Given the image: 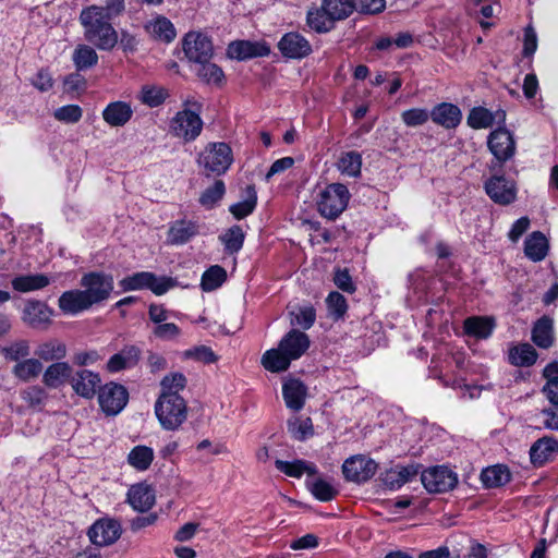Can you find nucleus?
Listing matches in <instances>:
<instances>
[{
	"instance_id": "obj_3",
	"label": "nucleus",
	"mask_w": 558,
	"mask_h": 558,
	"mask_svg": "<svg viewBox=\"0 0 558 558\" xmlns=\"http://www.w3.org/2000/svg\"><path fill=\"white\" fill-rule=\"evenodd\" d=\"M155 413L162 428L175 430L186 420L187 409L180 395H160L155 403Z\"/></svg>"
},
{
	"instance_id": "obj_16",
	"label": "nucleus",
	"mask_w": 558,
	"mask_h": 558,
	"mask_svg": "<svg viewBox=\"0 0 558 558\" xmlns=\"http://www.w3.org/2000/svg\"><path fill=\"white\" fill-rule=\"evenodd\" d=\"M52 313L45 302L27 300L22 312V320L35 329L47 328L51 323Z\"/></svg>"
},
{
	"instance_id": "obj_17",
	"label": "nucleus",
	"mask_w": 558,
	"mask_h": 558,
	"mask_svg": "<svg viewBox=\"0 0 558 558\" xmlns=\"http://www.w3.org/2000/svg\"><path fill=\"white\" fill-rule=\"evenodd\" d=\"M280 52L290 59H302L307 57L312 47L308 40L299 33H288L278 43Z\"/></svg>"
},
{
	"instance_id": "obj_53",
	"label": "nucleus",
	"mask_w": 558,
	"mask_h": 558,
	"mask_svg": "<svg viewBox=\"0 0 558 558\" xmlns=\"http://www.w3.org/2000/svg\"><path fill=\"white\" fill-rule=\"evenodd\" d=\"M199 68L196 73L201 80L208 84H220L225 77L222 70L215 63L209 61L198 63Z\"/></svg>"
},
{
	"instance_id": "obj_27",
	"label": "nucleus",
	"mask_w": 558,
	"mask_h": 558,
	"mask_svg": "<svg viewBox=\"0 0 558 558\" xmlns=\"http://www.w3.org/2000/svg\"><path fill=\"white\" fill-rule=\"evenodd\" d=\"M532 340L542 349L550 348L555 341L554 319L548 316H542L534 324L532 329Z\"/></svg>"
},
{
	"instance_id": "obj_6",
	"label": "nucleus",
	"mask_w": 558,
	"mask_h": 558,
	"mask_svg": "<svg viewBox=\"0 0 558 558\" xmlns=\"http://www.w3.org/2000/svg\"><path fill=\"white\" fill-rule=\"evenodd\" d=\"M175 283L173 278L166 276L157 277L149 271H140L120 280L119 286L123 291L149 289L156 295H162L175 287Z\"/></svg>"
},
{
	"instance_id": "obj_51",
	"label": "nucleus",
	"mask_w": 558,
	"mask_h": 558,
	"mask_svg": "<svg viewBox=\"0 0 558 558\" xmlns=\"http://www.w3.org/2000/svg\"><path fill=\"white\" fill-rule=\"evenodd\" d=\"M288 430L294 439L302 441L313 435V424L308 417H295L288 422Z\"/></svg>"
},
{
	"instance_id": "obj_5",
	"label": "nucleus",
	"mask_w": 558,
	"mask_h": 558,
	"mask_svg": "<svg viewBox=\"0 0 558 558\" xmlns=\"http://www.w3.org/2000/svg\"><path fill=\"white\" fill-rule=\"evenodd\" d=\"M350 197L344 184L331 183L320 191L317 209L323 217L336 219L347 208Z\"/></svg>"
},
{
	"instance_id": "obj_42",
	"label": "nucleus",
	"mask_w": 558,
	"mask_h": 558,
	"mask_svg": "<svg viewBox=\"0 0 558 558\" xmlns=\"http://www.w3.org/2000/svg\"><path fill=\"white\" fill-rule=\"evenodd\" d=\"M257 204V194L253 185L245 189V197L243 201L232 205L230 213L236 218L242 219L252 214Z\"/></svg>"
},
{
	"instance_id": "obj_46",
	"label": "nucleus",
	"mask_w": 558,
	"mask_h": 558,
	"mask_svg": "<svg viewBox=\"0 0 558 558\" xmlns=\"http://www.w3.org/2000/svg\"><path fill=\"white\" fill-rule=\"evenodd\" d=\"M245 234L240 226H232L225 233L219 236V240L225 245V250L230 253L239 252L244 243Z\"/></svg>"
},
{
	"instance_id": "obj_35",
	"label": "nucleus",
	"mask_w": 558,
	"mask_h": 558,
	"mask_svg": "<svg viewBox=\"0 0 558 558\" xmlns=\"http://www.w3.org/2000/svg\"><path fill=\"white\" fill-rule=\"evenodd\" d=\"M35 355L45 362L60 361L66 355V345L58 339H49L37 345Z\"/></svg>"
},
{
	"instance_id": "obj_9",
	"label": "nucleus",
	"mask_w": 558,
	"mask_h": 558,
	"mask_svg": "<svg viewBox=\"0 0 558 558\" xmlns=\"http://www.w3.org/2000/svg\"><path fill=\"white\" fill-rule=\"evenodd\" d=\"M129 401L126 388L117 383H108L98 390V402L107 415H117Z\"/></svg>"
},
{
	"instance_id": "obj_32",
	"label": "nucleus",
	"mask_w": 558,
	"mask_h": 558,
	"mask_svg": "<svg viewBox=\"0 0 558 558\" xmlns=\"http://www.w3.org/2000/svg\"><path fill=\"white\" fill-rule=\"evenodd\" d=\"M198 233L196 223L186 220L173 222L168 231V242L174 245H181L190 241Z\"/></svg>"
},
{
	"instance_id": "obj_12",
	"label": "nucleus",
	"mask_w": 558,
	"mask_h": 558,
	"mask_svg": "<svg viewBox=\"0 0 558 558\" xmlns=\"http://www.w3.org/2000/svg\"><path fill=\"white\" fill-rule=\"evenodd\" d=\"M485 191L489 198L498 205H509L517 198V185L505 175H493L485 182Z\"/></svg>"
},
{
	"instance_id": "obj_20",
	"label": "nucleus",
	"mask_w": 558,
	"mask_h": 558,
	"mask_svg": "<svg viewBox=\"0 0 558 558\" xmlns=\"http://www.w3.org/2000/svg\"><path fill=\"white\" fill-rule=\"evenodd\" d=\"M100 377L89 369L77 371L70 379L73 390L81 397L92 399L98 387Z\"/></svg>"
},
{
	"instance_id": "obj_28",
	"label": "nucleus",
	"mask_w": 558,
	"mask_h": 558,
	"mask_svg": "<svg viewBox=\"0 0 558 558\" xmlns=\"http://www.w3.org/2000/svg\"><path fill=\"white\" fill-rule=\"evenodd\" d=\"M555 453H558V441L553 437L536 440L530 449L531 461L535 465H543Z\"/></svg>"
},
{
	"instance_id": "obj_1",
	"label": "nucleus",
	"mask_w": 558,
	"mask_h": 558,
	"mask_svg": "<svg viewBox=\"0 0 558 558\" xmlns=\"http://www.w3.org/2000/svg\"><path fill=\"white\" fill-rule=\"evenodd\" d=\"M308 336L292 329L280 340L278 348L267 350L262 356V365L271 373L284 372L292 361L300 359L310 348Z\"/></svg>"
},
{
	"instance_id": "obj_64",
	"label": "nucleus",
	"mask_w": 558,
	"mask_h": 558,
	"mask_svg": "<svg viewBox=\"0 0 558 558\" xmlns=\"http://www.w3.org/2000/svg\"><path fill=\"white\" fill-rule=\"evenodd\" d=\"M543 424L546 428L558 430V401L542 411Z\"/></svg>"
},
{
	"instance_id": "obj_62",
	"label": "nucleus",
	"mask_w": 558,
	"mask_h": 558,
	"mask_svg": "<svg viewBox=\"0 0 558 558\" xmlns=\"http://www.w3.org/2000/svg\"><path fill=\"white\" fill-rule=\"evenodd\" d=\"M333 282L340 290L347 293H353L356 289L348 269H337L335 271Z\"/></svg>"
},
{
	"instance_id": "obj_43",
	"label": "nucleus",
	"mask_w": 558,
	"mask_h": 558,
	"mask_svg": "<svg viewBox=\"0 0 558 558\" xmlns=\"http://www.w3.org/2000/svg\"><path fill=\"white\" fill-rule=\"evenodd\" d=\"M154 460V451L147 446H135L128 456V462L138 471L147 470Z\"/></svg>"
},
{
	"instance_id": "obj_21",
	"label": "nucleus",
	"mask_w": 558,
	"mask_h": 558,
	"mask_svg": "<svg viewBox=\"0 0 558 558\" xmlns=\"http://www.w3.org/2000/svg\"><path fill=\"white\" fill-rule=\"evenodd\" d=\"M432 121L445 129L457 128L462 120L460 108L453 104L441 102L429 112Z\"/></svg>"
},
{
	"instance_id": "obj_49",
	"label": "nucleus",
	"mask_w": 558,
	"mask_h": 558,
	"mask_svg": "<svg viewBox=\"0 0 558 558\" xmlns=\"http://www.w3.org/2000/svg\"><path fill=\"white\" fill-rule=\"evenodd\" d=\"M544 376L547 378L544 392L550 402H558V362L548 364L544 368Z\"/></svg>"
},
{
	"instance_id": "obj_19",
	"label": "nucleus",
	"mask_w": 558,
	"mask_h": 558,
	"mask_svg": "<svg viewBox=\"0 0 558 558\" xmlns=\"http://www.w3.org/2000/svg\"><path fill=\"white\" fill-rule=\"evenodd\" d=\"M270 52L269 47L264 43L236 40L229 44L227 54L231 59L245 60L255 57H265Z\"/></svg>"
},
{
	"instance_id": "obj_59",
	"label": "nucleus",
	"mask_w": 558,
	"mask_h": 558,
	"mask_svg": "<svg viewBox=\"0 0 558 558\" xmlns=\"http://www.w3.org/2000/svg\"><path fill=\"white\" fill-rule=\"evenodd\" d=\"M326 303L330 314L336 318L342 317L347 312L348 305L345 298L337 291L329 293Z\"/></svg>"
},
{
	"instance_id": "obj_40",
	"label": "nucleus",
	"mask_w": 558,
	"mask_h": 558,
	"mask_svg": "<svg viewBox=\"0 0 558 558\" xmlns=\"http://www.w3.org/2000/svg\"><path fill=\"white\" fill-rule=\"evenodd\" d=\"M537 352L529 343L512 348L509 352V361L515 366H530L536 362Z\"/></svg>"
},
{
	"instance_id": "obj_29",
	"label": "nucleus",
	"mask_w": 558,
	"mask_h": 558,
	"mask_svg": "<svg viewBox=\"0 0 558 558\" xmlns=\"http://www.w3.org/2000/svg\"><path fill=\"white\" fill-rule=\"evenodd\" d=\"M145 31L154 38L165 43H171L177 36L175 28L171 21L162 15H158L148 21L145 24Z\"/></svg>"
},
{
	"instance_id": "obj_50",
	"label": "nucleus",
	"mask_w": 558,
	"mask_h": 558,
	"mask_svg": "<svg viewBox=\"0 0 558 558\" xmlns=\"http://www.w3.org/2000/svg\"><path fill=\"white\" fill-rule=\"evenodd\" d=\"M168 93L165 88L158 86L146 85L142 87L140 100L148 107H158L167 98Z\"/></svg>"
},
{
	"instance_id": "obj_61",
	"label": "nucleus",
	"mask_w": 558,
	"mask_h": 558,
	"mask_svg": "<svg viewBox=\"0 0 558 558\" xmlns=\"http://www.w3.org/2000/svg\"><path fill=\"white\" fill-rule=\"evenodd\" d=\"M153 335L161 340H174L181 336V329L173 323L165 322L154 327Z\"/></svg>"
},
{
	"instance_id": "obj_34",
	"label": "nucleus",
	"mask_w": 558,
	"mask_h": 558,
	"mask_svg": "<svg viewBox=\"0 0 558 558\" xmlns=\"http://www.w3.org/2000/svg\"><path fill=\"white\" fill-rule=\"evenodd\" d=\"M495 324L492 318L482 317V316H472L464 320L463 329L468 336H472L480 339L488 338L493 330Z\"/></svg>"
},
{
	"instance_id": "obj_38",
	"label": "nucleus",
	"mask_w": 558,
	"mask_h": 558,
	"mask_svg": "<svg viewBox=\"0 0 558 558\" xmlns=\"http://www.w3.org/2000/svg\"><path fill=\"white\" fill-rule=\"evenodd\" d=\"M276 468L291 477H301L304 473L314 475L317 473V469L314 463L304 460H294L292 462L276 460Z\"/></svg>"
},
{
	"instance_id": "obj_47",
	"label": "nucleus",
	"mask_w": 558,
	"mask_h": 558,
	"mask_svg": "<svg viewBox=\"0 0 558 558\" xmlns=\"http://www.w3.org/2000/svg\"><path fill=\"white\" fill-rule=\"evenodd\" d=\"M306 22L317 33H327L333 27L324 5L320 9L308 11Z\"/></svg>"
},
{
	"instance_id": "obj_33",
	"label": "nucleus",
	"mask_w": 558,
	"mask_h": 558,
	"mask_svg": "<svg viewBox=\"0 0 558 558\" xmlns=\"http://www.w3.org/2000/svg\"><path fill=\"white\" fill-rule=\"evenodd\" d=\"M548 252V242L541 231L531 233L524 242V253L533 262L543 260Z\"/></svg>"
},
{
	"instance_id": "obj_57",
	"label": "nucleus",
	"mask_w": 558,
	"mask_h": 558,
	"mask_svg": "<svg viewBox=\"0 0 558 558\" xmlns=\"http://www.w3.org/2000/svg\"><path fill=\"white\" fill-rule=\"evenodd\" d=\"M226 192L225 183L217 180L211 186L207 187L199 198V203L208 208H211L218 201H220Z\"/></svg>"
},
{
	"instance_id": "obj_63",
	"label": "nucleus",
	"mask_w": 558,
	"mask_h": 558,
	"mask_svg": "<svg viewBox=\"0 0 558 558\" xmlns=\"http://www.w3.org/2000/svg\"><path fill=\"white\" fill-rule=\"evenodd\" d=\"M355 10L361 13L375 14L385 9V0H353Z\"/></svg>"
},
{
	"instance_id": "obj_14",
	"label": "nucleus",
	"mask_w": 558,
	"mask_h": 558,
	"mask_svg": "<svg viewBox=\"0 0 558 558\" xmlns=\"http://www.w3.org/2000/svg\"><path fill=\"white\" fill-rule=\"evenodd\" d=\"M487 146L500 163L511 159L517 148L513 134L505 128H499L488 135Z\"/></svg>"
},
{
	"instance_id": "obj_45",
	"label": "nucleus",
	"mask_w": 558,
	"mask_h": 558,
	"mask_svg": "<svg viewBox=\"0 0 558 558\" xmlns=\"http://www.w3.org/2000/svg\"><path fill=\"white\" fill-rule=\"evenodd\" d=\"M362 156L357 151H347L338 160V169L349 177H357L361 173Z\"/></svg>"
},
{
	"instance_id": "obj_60",
	"label": "nucleus",
	"mask_w": 558,
	"mask_h": 558,
	"mask_svg": "<svg viewBox=\"0 0 558 558\" xmlns=\"http://www.w3.org/2000/svg\"><path fill=\"white\" fill-rule=\"evenodd\" d=\"M53 116L61 122L75 123L82 118V109L77 105H68L57 109Z\"/></svg>"
},
{
	"instance_id": "obj_18",
	"label": "nucleus",
	"mask_w": 558,
	"mask_h": 558,
	"mask_svg": "<svg viewBox=\"0 0 558 558\" xmlns=\"http://www.w3.org/2000/svg\"><path fill=\"white\" fill-rule=\"evenodd\" d=\"M466 122L474 130L489 129L494 124L506 122V111L499 109L493 112L484 107H474L470 110Z\"/></svg>"
},
{
	"instance_id": "obj_31",
	"label": "nucleus",
	"mask_w": 558,
	"mask_h": 558,
	"mask_svg": "<svg viewBox=\"0 0 558 558\" xmlns=\"http://www.w3.org/2000/svg\"><path fill=\"white\" fill-rule=\"evenodd\" d=\"M140 350L136 347H125L119 353L112 355L108 363L107 368L111 373H117L125 368L135 366L138 362Z\"/></svg>"
},
{
	"instance_id": "obj_54",
	"label": "nucleus",
	"mask_w": 558,
	"mask_h": 558,
	"mask_svg": "<svg viewBox=\"0 0 558 558\" xmlns=\"http://www.w3.org/2000/svg\"><path fill=\"white\" fill-rule=\"evenodd\" d=\"M185 385L186 378L182 373H171L162 378L160 395H179Z\"/></svg>"
},
{
	"instance_id": "obj_24",
	"label": "nucleus",
	"mask_w": 558,
	"mask_h": 558,
	"mask_svg": "<svg viewBox=\"0 0 558 558\" xmlns=\"http://www.w3.org/2000/svg\"><path fill=\"white\" fill-rule=\"evenodd\" d=\"M282 395L287 407L299 411L304 407L307 389L299 379H289L282 386Z\"/></svg>"
},
{
	"instance_id": "obj_56",
	"label": "nucleus",
	"mask_w": 558,
	"mask_h": 558,
	"mask_svg": "<svg viewBox=\"0 0 558 558\" xmlns=\"http://www.w3.org/2000/svg\"><path fill=\"white\" fill-rule=\"evenodd\" d=\"M311 492L320 501H329L338 494L337 488L323 478H316L311 483Z\"/></svg>"
},
{
	"instance_id": "obj_44",
	"label": "nucleus",
	"mask_w": 558,
	"mask_h": 558,
	"mask_svg": "<svg viewBox=\"0 0 558 558\" xmlns=\"http://www.w3.org/2000/svg\"><path fill=\"white\" fill-rule=\"evenodd\" d=\"M72 60L74 62L75 68L78 71L89 69L97 64L98 54L94 48L88 45H78L74 52Z\"/></svg>"
},
{
	"instance_id": "obj_4",
	"label": "nucleus",
	"mask_w": 558,
	"mask_h": 558,
	"mask_svg": "<svg viewBox=\"0 0 558 558\" xmlns=\"http://www.w3.org/2000/svg\"><path fill=\"white\" fill-rule=\"evenodd\" d=\"M197 162L209 173L223 174L233 162L232 149L225 142L208 143L199 153Z\"/></svg>"
},
{
	"instance_id": "obj_48",
	"label": "nucleus",
	"mask_w": 558,
	"mask_h": 558,
	"mask_svg": "<svg viewBox=\"0 0 558 558\" xmlns=\"http://www.w3.org/2000/svg\"><path fill=\"white\" fill-rule=\"evenodd\" d=\"M227 279V271L218 265L209 267L202 276V289L213 291L219 288Z\"/></svg>"
},
{
	"instance_id": "obj_26",
	"label": "nucleus",
	"mask_w": 558,
	"mask_h": 558,
	"mask_svg": "<svg viewBox=\"0 0 558 558\" xmlns=\"http://www.w3.org/2000/svg\"><path fill=\"white\" fill-rule=\"evenodd\" d=\"M128 500L135 510L145 512L153 507L155 495L148 485L137 484L129 489Z\"/></svg>"
},
{
	"instance_id": "obj_22",
	"label": "nucleus",
	"mask_w": 558,
	"mask_h": 558,
	"mask_svg": "<svg viewBox=\"0 0 558 558\" xmlns=\"http://www.w3.org/2000/svg\"><path fill=\"white\" fill-rule=\"evenodd\" d=\"M58 305L63 313L70 315L78 314L93 306L84 290L63 292L58 300Z\"/></svg>"
},
{
	"instance_id": "obj_39",
	"label": "nucleus",
	"mask_w": 558,
	"mask_h": 558,
	"mask_svg": "<svg viewBox=\"0 0 558 558\" xmlns=\"http://www.w3.org/2000/svg\"><path fill=\"white\" fill-rule=\"evenodd\" d=\"M323 5L332 24L336 21L347 19L355 10L353 0H324Z\"/></svg>"
},
{
	"instance_id": "obj_13",
	"label": "nucleus",
	"mask_w": 558,
	"mask_h": 558,
	"mask_svg": "<svg viewBox=\"0 0 558 558\" xmlns=\"http://www.w3.org/2000/svg\"><path fill=\"white\" fill-rule=\"evenodd\" d=\"M122 534L118 520L110 518L98 519L88 530V537L96 546H109L116 543Z\"/></svg>"
},
{
	"instance_id": "obj_36",
	"label": "nucleus",
	"mask_w": 558,
	"mask_h": 558,
	"mask_svg": "<svg viewBox=\"0 0 558 558\" xmlns=\"http://www.w3.org/2000/svg\"><path fill=\"white\" fill-rule=\"evenodd\" d=\"M511 480V473L506 465L497 464L482 471L481 481L487 488L500 487Z\"/></svg>"
},
{
	"instance_id": "obj_10",
	"label": "nucleus",
	"mask_w": 558,
	"mask_h": 558,
	"mask_svg": "<svg viewBox=\"0 0 558 558\" xmlns=\"http://www.w3.org/2000/svg\"><path fill=\"white\" fill-rule=\"evenodd\" d=\"M421 481L429 493H446L456 487L458 475L446 466H434L422 473Z\"/></svg>"
},
{
	"instance_id": "obj_8",
	"label": "nucleus",
	"mask_w": 558,
	"mask_h": 558,
	"mask_svg": "<svg viewBox=\"0 0 558 558\" xmlns=\"http://www.w3.org/2000/svg\"><path fill=\"white\" fill-rule=\"evenodd\" d=\"M81 286L94 305L106 301L110 296L113 291V278L104 272L92 271L82 277Z\"/></svg>"
},
{
	"instance_id": "obj_11",
	"label": "nucleus",
	"mask_w": 558,
	"mask_h": 558,
	"mask_svg": "<svg viewBox=\"0 0 558 558\" xmlns=\"http://www.w3.org/2000/svg\"><path fill=\"white\" fill-rule=\"evenodd\" d=\"M183 50L186 58L195 63L209 61L214 53L213 43L199 32H190L185 35Z\"/></svg>"
},
{
	"instance_id": "obj_52",
	"label": "nucleus",
	"mask_w": 558,
	"mask_h": 558,
	"mask_svg": "<svg viewBox=\"0 0 558 558\" xmlns=\"http://www.w3.org/2000/svg\"><path fill=\"white\" fill-rule=\"evenodd\" d=\"M1 352L5 359L21 362V359H25L31 353L29 342L25 339L16 340L4 347Z\"/></svg>"
},
{
	"instance_id": "obj_7",
	"label": "nucleus",
	"mask_w": 558,
	"mask_h": 558,
	"mask_svg": "<svg viewBox=\"0 0 558 558\" xmlns=\"http://www.w3.org/2000/svg\"><path fill=\"white\" fill-rule=\"evenodd\" d=\"M204 122L196 111L179 110L169 122V133L186 143L195 141L202 133Z\"/></svg>"
},
{
	"instance_id": "obj_58",
	"label": "nucleus",
	"mask_w": 558,
	"mask_h": 558,
	"mask_svg": "<svg viewBox=\"0 0 558 558\" xmlns=\"http://www.w3.org/2000/svg\"><path fill=\"white\" fill-rule=\"evenodd\" d=\"M429 118V111L423 108L409 109L401 114L403 123L411 128L425 124Z\"/></svg>"
},
{
	"instance_id": "obj_37",
	"label": "nucleus",
	"mask_w": 558,
	"mask_h": 558,
	"mask_svg": "<svg viewBox=\"0 0 558 558\" xmlns=\"http://www.w3.org/2000/svg\"><path fill=\"white\" fill-rule=\"evenodd\" d=\"M71 367L65 362L49 365L44 373L43 381L50 388L59 387L64 380L71 378Z\"/></svg>"
},
{
	"instance_id": "obj_15",
	"label": "nucleus",
	"mask_w": 558,
	"mask_h": 558,
	"mask_svg": "<svg viewBox=\"0 0 558 558\" xmlns=\"http://www.w3.org/2000/svg\"><path fill=\"white\" fill-rule=\"evenodd\" d=\"M377 471V463L364 456H355L347 459L342 464V473L345 480L354 483H364L372 478Z\"/></svg>"
},
{
	"instance_id": "obj_2",
	"label": "nucleus",
	"mask_w": 558,
	"mask_h": 558,
	"mask_svg": "<svg viewBox=\"0 0 558 558\" xmlns=\"http://www.w3.org/2000/svg\"><path fill=\"white\" fill-rule=\"evenodd\" d=\"M80 23L85 39L100 50H112L118 44L119 35L111 21L102 15L99 5H89L80 13Z\"/></svg>"
},
{
	"instance_id": "obj_30",
	"label": "nucleus",
	"mask_w": 558,
	"mask_h": 558,
	"mask_svg": "<svg viewBox=\"0 0 558 558\" xmlns=\"http://www.w3.org/2000/svg\"><path fill=\"white\" fill-rule=\"evenodd\" d=\"M51 282L45 274L20 275L12 279V288L21 293H27L46 288Z\"/></svg>"
},
{
	"instance_id": "obj_23",
	"label": "nucleus",
	"mask_w": 558,
	"mask_h": 558,
	"mask_svg": "<svg viewBox=\"0 0 558 558\" xmlns=\"http://www.w3.org/2000/svg\"><path fill=\"white\" fill-rule=\"evenodd\" d=\"M417 473L418 469L414 464L396 465L381 474V481L387 488L395 490L409 483Z\"/></svg>"
},
{
	"instance_id": "obj_41",
	"label": "nucleus",
	"mask_w": 558,
	"mask_h": 558,
	"mask_svg": "<svg viewBox=\"0 0 558 558\" xmlns=\"http://www.w3.org/2000/svg\"><path fill=\"white\" fill-rule=\"evenodd\" d=\"M43 371V364L39 359H26L17 362L12 372L15 377L23 381L36 378Z\"/></svg>"
},
{
	"instance_id": "obj_25",
	"label": "nucleus",
	"mask_w": 558,
	"mask_h": 558,
	"mask_svg": "<svg viewBox=\"0 0 558 558\" xmlns=\"http://www.w3.org/2000/svg\"><path fill=\"white\" fill-rule=\"evenodd\" d=\"M133 110L128 102H110L102 111V119L110 126H123L132 118Z\"/></svg>"
},
{
	"instance_id": "obj_55",
	"label": "nucleus",
	"mask_w": 558,
	"mask_h": 558,
	"mask_svg": "<svg viewBox=\"0 0 558 558\" xmlns=\"http://www.w3.org/2000/svg\"><path fill=\"white\" fill-rule=\"evenodd\" d=\"M291 325L300 326L303 329H308L313 326L316 318L315 310L312 306H303L295 312L290 313Z\"/></svg>"
}]
</instances>
